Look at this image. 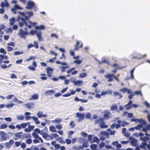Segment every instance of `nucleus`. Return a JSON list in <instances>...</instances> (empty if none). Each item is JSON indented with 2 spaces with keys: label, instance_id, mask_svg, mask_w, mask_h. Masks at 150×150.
I'll use <instances>...</instances> for the list:
<instances>
[{
  "label": "nucleus",
  "instance_id": "1",
  "mask_svg": "<svg viewBox=\"0 0 150 150\" xmlns=\"http://www.w3.org/2000/svg\"><path fill=\"white\" fill-rule=\"evenodd\" d=\"M26 13L28 15V16H25V18H23L21 17V21L19 22L18 24L19 26L21 27H22L24 25H25L26 27V28H25V30H27V28H28L29 29H30L32 26H34L36 25V23L35 22L32 23L29 20V18L33 16V12L27 11Z\"/></svg>",
  "mask_w": 150,
  "mask_h": 150
},
{
  "label": "nucleus",
  "instance_id": "2",
  "mask_svg": "<svg viewBox=\"0 0 150 150\" xmlns=\"http://www.w3.org/2000/svg\"><path fill=\"white\" fill-rule=\"evenodd\" d=\"M94 124L95 125L99 124L101 128H106L108 127L107 125H105L104 119L101 117L95 120L94 121Z\"/></svg>",
  "mask_w": 150,
  "mask_h": 150
},
{
  "label": "nucleus",
  "instance_id": "3",
  "mask_svg": "<svg viewBox=\"0 0 150 150\" xmlns=\"http://www.w3.org/2000/svg\"><path fill=\"white\" fill-rule=\"evenodd\" d=\"M18 35L20 36L21 38L26 39V36L28 35L29 33L27 31H24L22 29H20L18 33Z\"/></svg>",
  "mask_w": 150,
  "mask_h": 150
},
{
  "label": "nucleus",
  "instance_id": "4",
  "mask_svg": "<svg viewBox=\"0 0 150 150\" xmlns=\"http://www.w3.org/2000/svg\"><path fill=\"white\" fill-rule=\"evenodd\" d=\"M40 134L42 135V137L46 140H53V138L51 136V135H48L46 132H42L40 133Z\"/></svg>",
  "mask_w": 150,
  "mask_h": 150
},
{
  "label": "nucleus",
  "instance_id": "5",
  "mask_svg": "<svg viewBox=\"0 0 150 150\" xmlns=\"http://www.w3.org/2000/svg\"><path fill=\"white\" fill-rule=\"evenodd\" d=\"M114 74H108L105 75V77L106 78L108 79V82H111L113 81Z\"/></svg>",
  "mask_w": 150,
  "mask_h": 150
},
{
  "label": "nucleus",
  "instance_id": "6",
  "mask_svg": "<svg viewBox=\"0 0 150 150\" xmlns=\"http://www.w3.org/2000/svg\"><path fill=\"white\" fill-rule=\"evenodd\" d=\"M35 5L33 2L29 1L27 3V6L25 7V8L28 9H31Z\"/></svg>",
  "mask_w": 150,
  "mask_h": 150
},
{
  "label": "nucleus",
  "instance_id": "7",
  "mask_svg": "<svg viewBox=\"0 0 150 150\" xmlns=\"http://www.w3.org/2000/svg\"><path fill=\"white\" fill-rule=\"evenodd\" d=\"M47 70V76L49 77H50L52 76V73L53 69L50 67H48L46 68Z\"/></svg>",
  "mask_w": 150,
  "mask_h": 150
},
{
  "label": "nucleus",
  "instance_id": "8",
  "mask_svg": "<svg viewBox=\"0 0 150 150\" xmlns=\"http://www.w3.org/2000/svg\"><path fill=\"white\" fill-rule=\"evenodd\" d=\"M76 117L79 118V121H80L84 119L85 117V114L84 113L77 112L76 113Z\"/></svg>",
  "mask_w": 150,
  "mask_h": 150
},
{
  "label": "nucleus",
  "instance_id": "9",
  "mask_svg": "<svg viewBox=\"0 0 150 150\" xmlns=\"http://www.w3.org/2000/svg\"><path fill=\"white\" fill-rule=\"evenodd\" d=\"M32 135L34 138L35 139H38L42 143H43V141L42 139L41 138V137H39L37 133L33 132L32 134Z\"/></svg>",
  "mask_w": 150,
  "mask_h": 150
},
{
  "label": "nucleus",
  "instance_id": "10",
  "mask_svg": "<svg viewBox=\"0 0 150 150\" xmlns=\"http://www.w3.org/2000/svg\"><path fill=\"white\" fill-rule=\"evenodd\" d=\"M111 113L110 112L108 111L105 112L103 115V117L104 119H108L111 117Z\"/></svg>",
  "mask_w": 150,
  "mask_h": 150
},
{
  "label": "nucleus",
  "instance_id": "11",
  "mask_svg": "<svg viewBox=\"0 0 150 150\" xmlns=\"http://www.w3.org/2000/svg\"><path fill=\"white\" fill-rule=\"evenodd\" d=\"M137 121V122L138 123L142 122L143 123V125H146V122L144 120L141 119H132L131 120V122L136 121Z\"/></svg>",
  "mask_w": 150,
  "mask_h": 150
},
{
  "label": "nucleus",
  "instance_id": "12",
  "mask_svg": "<svg viewBox=\"0 0 150 150\" xmlns=\"http://www.w3.org/2000/svg\"><path fill=\"white\" fill-rule=\"evenodd\" d=\"M79 41H77L76 44L74 46V50H77L79 48H81L82 47L83 45V44L81 43L80 46H79Z\"/></svg>",
  "mask_w": 150,
  "mask_h": 150
},
{
  "label": "nucleus",
  "instance_id": "13",
  "mask_svg": "<svg viewBox=\"0 0 150 150\" xmlns=\"http://www.w3.org/2000/svg\"><path fill=\"white\" fill-rule=\"evenodd\" d=\"M132 101L131 100H130L128 103L125 105L126 110H129L132 108Z\"/></svg>",
  "mask_w": 150,
  "mask_h": 150
},
{
  "label": "nucleus",
  "instance_id": "14",
  "mask_svg": "<svg viewBox=\"0 0 150 150\" xmlns=\"http://www.w3.org/2000/svg\"><path fill=\"white\" fill-rule=\"evenodd\" d=\"M34 127L33 125H29L28 127V128H25V131L27 132H29L32 130Z\"/></svg>",
  "mask_w": 150,
  "mask_h": 150
},
{
  "label": "nucleus",
  "instance_id": "15",
  "mask_svg": "<svg viewBox=\"0 0 150 150\" xmlns=\"http://www.w3.org/2000/svg\"><path fill=\"white\" fill-rule=\"evenodd\" d=\"M54 92V91L53 90L46 91L45 93V94L46 96L51 95L53 94Z\"/></svg>",
  "mask_w": 150,
  "mask_h": 150
},
{
  "label": "nucleus",
  "instance_id": "16",
  "mask_svg": "<svg viewBox=\"0 0 150 150\" xmlns=\"http://www.w3.org/2000/svg\"><path fill=\"white\" fill-rule=\"evenodd\" d=\"M72 82L74 85H77L78 86H80L81 84L83 82L82 81L80 80H78L77 81H73Z\"/></svg>",
  "mask_w": 150,
  "mask_h": 150
},
{
  "label": "nucleus",
  "instance_id": "17",
  "mask_svg": "<svg viewBox=\"0 0 150 150\" xmlns=\"http://www.w3.org/2000/svg\"><path fill=\"white\" fill-rule=\"evenodd\" d=\"M113 95L115 97L117 98L118 99L122 98V97L120 93L116 92L113 93Z\"/></svg>",
  "mask_w": 150,
  "mask_h": 150
},
{
  "label": "nucleus",
  "instance_id": "18",
  "mask_svg": "<svg viewBox=\"0 0 150 150\" xmlns=\"http://www.w3.org/2000/svg\"><path fill=\"white\" fill-rule=\"evenodd\" d=\"M34 105V103H30L25 104L24 105L28 109H30L32 108Z\"/></svg>",
  "mask_w": 150,
  "mask_h": 150
},
{
  "label": "nucleus",
  "instance_id": "19",
  "mask_svg": "<svg viewBox=\"0 0 150 150\" xmlns=\"http://www.w3.org/2000/svg\"><path fill=\"white\" fill-rule=\"evenodd\" d=\"M38 98V95L37 94H35L32 95L31 97L29 99V100H36Z\"/></svg>",
  "mask_w": 150,
  "mask_h": 150
},
{
  "label": "nucleus",
  "instance_id": "20",
  "mask_svg": "<svg viewBox=\"0 0 150 150\" xmlns=\"http://www.w3.org/2000/svg\"><path fill=\"white\" fill-rule=\"evenodd\" d=\"M137 143V140L136 139L133 138L130 142V144L131 145L135 146Z\"/></svg>",
  "mask_w": 150,
  "mask_h": 150
},
{
  "label": "nucleus",
  "instance_id": "21",
  "mask_svg": "<svg viewBox=\"0 0 150 150\" xmlns=\"http://www.w3.org/2000/svg\"><path fill=\"white\" fill-rule=\"evenodd\" d=\"M146 145L147 142H143L142 143V144L140 145V147L144 149H146Z\"/></svg>",
  "mask_w": 150,
  "mask_h": 150
},
{
  "label": "nucleus",
  "instance_id": "22",
  "mask_svg": "<svg viewBox=\"0 0 150 150\" xmlns=\"http://www.w3.org/2000/svg\"><path fill=\"white\" fill-rule=\"evenodd\" d=\"M15 21V18L14 17H13L9 19V21L10 22V24L11 26H12L14 25V23Z\"/></svg>",
  "mask_w": 150,
  "mask_h": 150
},
{
  "label": "nucleus",
  "instance_id": "23",
  "mask_svg": "<svg viewBox=\"0 0 150 150\" xmlns=\"http://www.w3.org/2000/svg\"><path fill=\"white\" fill-rule=\"evenodd\" d=\"M90 147L92 150H98L97 149V145L96 144H91Z\"/></svg>",
  "mask_w": 150,
  "mask_h": 150
},
{
  "label": "nucleus",
  "instance_id": "24",
  "mask_svg": "<svg viewBox=\"0 0 150 150\" xmlns=\"http://www.w3.org/2000/svg\"><path fill=\"white\" fill-rule=\"evenodd\" d=\"M117 105L116 104H113L112 105V106H111L110 109L111 111H113L114 110L117 108Z\"/></svg>",
  "mask_w": 150,
  "mask_h": 150
},
{
  "label": "nucleus",
  "instance_id": "25",
  "mask_svg": "<svg viewBox=\"0 0 150 150\" xmlns=\"http://www.w3.org/2000/svg\"><path fill=\"white\" fill-rule=\"evenodd\" d=\"M23 133L22 132H17L15 134V136L16 137L21 138L22 137V134Z\"/></svg>",
  "mask_w": 150,
  "mask_h": 150
},
{
  "label": "nucleus",
  "instance_id": "26",
  "mask_svg": "<svg viewBox=\"0 0 150 150\" xmlns=\"http://www.w3.org/2000/svg\"><path fill=\"white\" fill-rule=\"evenodd\" d=\"M50 131L52 132H56V129L53 126H51L49 127Z\"/></svg>",
  "mask_w": 150,
  "mask_h": 150
},
{
  "label": "nucleus",
  "instance_id": "27",
  "mask_svg": "<svg viewBox=\"0 0 150 150\" xmlns=\"http://www.w3.org/2000/svg\"><path fill=\"white\" fill-rule=\"evenodd\" d=\"M36 35L38 37V40L39 41H40L42 40V38H41V34L40 32H39L38 33L37 32V33H36Z\"/></svg>",
  "mask_w": 150,
  "mask_h": 150
},
{
  "label": "nucleus",
  "instance_id": "28",
  "mask_svg": "<svg viewBox=\"0 0 150 150\" xmlns=\"http://www.w3.org/2000/svg\"><path fill=\"white\" fill-rule=\"evenodd\" d=\"M140 139L141 141H144V142H146V141H148L149 138L148 137H141Z\"/></svg>",
  "mask_w": 150,
  "mask_h": 150
},
{
  "label": "nucleus",
  "instance_id": "29",
  "mask_svg": "<svg viewBox=\"0 0 150 150\" xmlns=\"http://www.w3.org/2000/svg\"><path fill=\"white\" fill-rule=\"evenodd\" d=\"M17 119L19 120H23L24 119L25 116L23 115L16 116Z\"/></svg>",
  "mask_w": 150,
  "mask_h": 150
},
{
  "label": "nucleus",
  "instance_id": "30",
  "mask_svg": "<svg viewBox=\"0 0 150 150\" xmlns=\"http://www.w3.org/2000/svg\"><path fill=\"white\" fill-rule=\"evenodd\" d=\"M32 118H33V120L35 121V123L37 124H39L40 123V122L38 120V119L35 116L32 117Z\"/></svg>",
  "mask_w": 150,
  "mask_h": 150
},
{
  "label": "nucleus",
  "instance_id": "31",
  "mask_svg": "<svg viewBox=\"0 0 150 150\" xmlns=\"http://www.w3.org/2000/svg\"><path fill=\"white\" fill-rule=\"evenodd\" d=\"M35 28L36 30H39V29H41V30H43L45 28V27L43 25H40L39 26H36L35 27Z\"/></svg>",
  "mask_w": 150,
  "mask_h": 150
},
{
  "label": "nucleus",
  "instance_id": "32",
  "mask_svg": "<svg viewBox=\"0 0 150 150\" xmlns=\"http://www.w3.org/2000/svg\"><path fill=\"white\" fill-rule=\"evenodd\" d=\"M43 132V130L40 131L39 129L38 128H36L34 129L33 132L37 134H40V133L42 132Z\"/></svg>",
  "mask_w": 150,
  "mask_h": 150
},
{
  "label": "nucleus",
  "instance_id": "33",
  "mask_svg": "<svg viewBox=\"0 0 150 150\" xmlns=\"http://www.w3.org/2000/svg\"><path fill=\"white\" fill-rule=\"evenodd\" d=\"M143 127L142 125V124H139L136 126L134 127L135 129L136 130L139 129Z\"/></svg>",
  "mask_w": 150,
  "mask_h": 150
},
{
  "label": "nucleus",
  "instance_id": "34",
  "mask_svg": "<svg viewBox=\"0 0 150 150\" xmlns=\"http://www.w3.org/2000/svg\"><path fill=\"white\" fill-rule=\"evenodd\" d=\"M87 74L86 73H81L79 75V77L81 78H83L86 77Z\"/></svg>",
  "mask_w": 150,
  "mask_h": 150
},
{
  "label": "nucleus",
  "instance_id": "35",
  "mask_svg": "<svg viewBox=\"0 0 150 150\" xmlns=\"http://www.w3.org/2000/svg\"><path fill=\"white\" fill-rule=\"evenodd\" d=\"M51 136L52 137V138L53 139H54V138L57 139L59 137V135L56 133L52 134L51 135Z\"/></svg>",
  "mask_w": 150,
  "mask_h": 150
},
{
  "label": "nucleus",
  "instance_id": "36",
  "mask_svg": "<svg viewBox=\"0 0 150 150\" xmlns=\"http://www.w3.org/2000/svg\"><path fill=\"white\" fill-rule=\"evenodd\" d=\"M69 65H67L66 66H63L62 67H61V69H62V70H61V71L62 72H64L65 71V69H67L69 68Z\"/></svg>",
  "mask_w": 150,
  "mask_h": 150
},
{
  "label": "nucleus",
  "instance_id": "37",
  "mask_svg": "<svg viewBox=\"0 0 150 150\" xmlns=\"http://www.w3.org/2000/svg\"><path fill=\"white\" fill-rule=\"evenodd\" d=\"M134 93L137 95H140L141 96H142L143 95L141 91H137L134 92Z\"/></svg>",
  "mask_w": 150,
  "mask_h": 150
},
{
  "label": "nucleus",
  "instance_id": "38",
  "mask_svg": "<svg viewBox=\"0 0 150 150\" xmlns=\"http://www.w3.org/2000/svg\"><path fill=\"white\" fill-rule=\"evenodd\" d=\"M33 47L36 49H38V42L36 41H34V42Z\"/></svg>",
  "mask_w": 150,
  "mask_h": 150
},
{
  "label": "nucleus",
  "instance_id": "39",
  "mask_svg": "<svg viewBox=\"0 0 150 150\" xmlns=\"http://www.w3.org/2000/svg\"><path fill=\"white\" fill-rule=\"evenodd\" d=\"M31 137V136L30 134H24L23 135V138H28Z\"/></svg>",
  "mask_w": 150,
  "mask_h": 150
},
{
  "label": "nucleus",
  "instance_id": "40",
  "mask_svg": "<svg viewBox=\"0 0 150 150\" xmlns=\"http://www.w3.org/2000/svg\"><path fill=\"white\" fill-rule=\"evenodd\" d=\"M7 127V125L6 124H3L0 126V128L1 129H4Z\"/></svg>",
  "mask_w": 150,
  "mask_h": 150
},
{
  "label": "nucleus",
  "instance_id": "41",
  "mask_svg": "<svg viewBox=\"0 0 150 150\" xmlns=\"http://www.w3.org/2000/svg\"><path fill=\"white\" fill-rule=\"evenodd\" d=\"M36 33H37V31H36L31 30L29 33L32 35H34L35 34H36Z\"/></svg>",
  "mask_w": 150,
  "mask_h": 150
},
{
  "label": "nucleus",
  "instance_id": "42",
  "mask_svg": "<svg viewBox=\"0 0 150 150\" xmlns=\"http://www.w3.org/2000/svg\"><path fill=\"white\" fill-rule=\"evenodd\" d=\"M129 123H127V122L124 121H122V124L121 125V126L122 127H125V126L126 125H128Z\"/></svg>",
  "mask_w": 150,
  "mask_h": 150
},
{
  "label": "nucleus",
  "instance_id": "43",
  "mask_svg": "<svg viewBox=\"0 0 150 150\" xmlns=\"http://www.w3.org/2000/svg\"><path fill=\"white\" fill-rule=\"evenodd\" d=\"M82 62V61L81 60H74V63H76L77 64H80Z\"/></svg>",
  "mask_w": 150,
  "mask_h": 150
},
{
  "label": "nucleus",
  "instance_id": "44",
  "mask_svg": "<svg viewBox=\"0 0 150 150\" xmlns=\"http://www.w3.org/2000/svg\"><path fill=\"white\" fill-rule=\"evenodd\" d=\"M127 88H123L122 89H120L119 91L123 92V93H125L127 92Z\"/></svg>",
  "mask_w": 150,
  "mask_h": 150
},
{
  "label": "nucleus",
  "instance_id": "45",
  "mask_svg": "<svg viewBox=\"0 0 150 150\" xmlns=\"http://www.w3.org/2000/svg\"><path fill=\"white\" fill-rule=\"evenodd\" d=\"M23 52H20L18 51H15L14 52V54L15 55H20V54H22Z\"/></svg>",
  "mask_w": 150,
  "mask_h": 150
},
{
  "label": "nucleus",
  "instance_id": "46",
  "mask_svg": "<svg viewBox=\"0 0 150 150\" xmlns=\"http://www.w3.org/2000/svg\"><path fill=\"white\" fill-rule=\"evenodd\" d=\"M7 140L6 137L4 136H2L1 137V141H6Z\"/></svg>",
  "mask_w": 150,
  "mask_h": 150
},
{
  "label": "nucleus",
  "instance_id": "47",
  "mask_svg": "<svg viewBox=\"0 0 150 150\" xmlns=\"http://www.w3.org/2000/svg\"><path fill=\"white\" fill-rule=\"evenodd\" d=\"M103 63H107V64H109V62L108 61V60L106 59H104L102 61L100 62L99 63V64H102Z\"/></svg>",
  "mask_w": 150,
  "mask_h": 150
},
{
  "label": "nucleus",
  "instance_id": "48",
  "mask_svg": "<svg viewBox=\"0 0 150 150\" xmlns=\"http://www.w3.org/2000/svg\"><path fill=\"white\" fill-rule=\"evenodd\" d=\"M32 140L30 139H28L26 141V143L28 144H30L31 143Z\"/></svg>",
  "mask_w": 150,
  "mask_h": 150
},
{
  "label": "nucleus",
  "instance_id": "49",
  "mask_svg": "<svg viewBox=\"0 0 150 150\" xmlns=\"http://www.w3.org/2000/svg\"><path fill=\"white\" fill-rule=\"evenodd\" d=\"M105 146V144L104 142H101L99 145V146L100 148H102Z\"/></svg>",
  "mask_w": 150,
  "mask_h": 150
},
{
  "label": "nucleus",
  "instance_id": "50",
  "mask_svg": "<svg viewBox=\"0 0 150 150\" xmlns=\"http://www.w3.org/2000/svg\"><path fill=\"white\" fill-rule=\"evenodd\" d=\"M56 59V57H54L51 59H49V61L48 62L52 63V62H53Z\"/></svg>",
  "mask_w": 150,
  "mask_h": 150
},
{
  "label": "nucleus",
  "instance_id": "51",
  "mask_svg": "<svg viewBox=\"0 0 150 150\" xmlns=\"http://www.w3.org/2000/svg\"><path fill=\"white\" fill-rule=\"evenodd\" d=\"M14 105V104L13 103H11L6 105V106L7 108H11Z\"/></svg>",
  "mask_w": 150,
  "mask_h": 150
},
{
  "label": "nucleus",
  "instance_id": "52",
  "mask_svg": "<svg viewBox=\"0 0 150 150\" xmlns=\"http://www.w3.org/2000/svg\"><path fill=\"white\" fill-rule=\"evenodd\" d=\"M75 69L74 67L70 69L67 71V73L68 74L69 73L71 72L73 70Z\"/></svg>",
  "mask_w": 150,
  "mask_h": 150
},
{
  "label": "nucleus",
  "instance_id": "53",
  "mask_svg": "<svg viewBox=\"0 0 150 150\" xmlns=\"http://www.w3.org/2000/svg\"><path fill=\"white\" fill-rule=\"evenodd\" d=\"M108 131H111L110 132V134L111 135H114L115 134V133L116 132V131H111V129H109L108 130Z\"/></svg>",
  "mask_w": 150,
  "mask_h": 150
},
{
  "label": "nucleus",
  "instance_id": "54",
  "mask_svg": "<svg viewBox=\"0 0 150 150\" xmlns=\"http://www.w3.org/2000/svg\"><path fill=\"white\" fill-rule=\"evenodd\" d=\"M0 52L3 53L4 54H6V52L3 48H1L0 49Z\"/></svg>",
  "mask_w": 150,
  "mask_h": 150
},
{
  "label": "nucleus",
  "instance_id": "55",
  "mask_svg": "<svg viewBox=\"0 0 150 150\" xmlns=\"http://www.w3.org/2000/svg\"><path fill=\"white\" fill-rule=\"evenodd\" d=\"M65 142H66V144H69L71 143V140L68 139H66L65 140Z\"/></svg>",
  "mask_w": 150,
  "mask_h": 150
},
{
  "label": "nucleus",
  "instance_id": "56",
  "mask_svg": "<svg viewBox=\"0 0 150 150\" xmlns=\"http://www.w3.org/2000/svg\"><path fill=\"white\" fill-rule=\"evenodd\" d=\"M88 146L87 142L83 143L82 146H83V147L87 148Z\"/></svg>",
  "mask_w": 150,
  "mask_h": 150
},
{
  "label": "nucleus",
  "instance_id": "57",
  "mask_svg": "<svg viewBox=\"0 0 150 150\" xmlns=\"http://www.w3.org/2000/svg\"><path fill=\"white\" fill-rule=\"evenodd\" d=\"M28 68L29 69L33 71H34L35 70V69L34 68V67L31 66H29V67H28Z\"/></svg>",
  "mask_w": 150,
  "mask_h": 150
},
{
  "label": "nucleus",
  "instance_id": "58",
  "mask_svg": "<svg viewBox=\"0 0 150 150\" xmlns=\"http://www.w3.org/2000/svg\"><path fill=\"white\" fill-rule=\"evenodd\" d=\"M68 88V87H67L66 88H63V89H62L61 91V92L62 93H64V92H66L67 91V90Z\"/></svg>",
  "mask_w": 150,
  "mask_h": 150
},
{
  "label": "nucleus",
  "instance_id": "59",
  "mask_svg": "<svg viewBox=\"0 0 150 150\" xmlns=\"http://www.w3.org/2000/svg\"><path fill=\"white\" fill-rule=\"evenodd\" d=\"M14 143V140L13 139H11L9 141V142H8V144H11V145H12Z\"/></svg>",
  "mask_w": 150,
  "mask_h": 150
},
{
  "label": "nucleus",
  "instance_id": "60",
  "mask_svg": "<svg viewBox=\"0 0 150 150\" xmlns=\"http://www.w3.org/2000/svg\"><path fill=\"white\" fill-rule=\"evenodd\" d=\"M71 95V94L70 93H66L62 95V96L64 97H67L70 96Z\"/></svg>",
  "mask_w": 150,
  "mask_h": 150
},
{
  "label": "nucleus",
  "instance_id": "61",
  "mask_svg": "<svg viewBox=\"0 0 150 150\" xmlns=\"http://www.w3.org/2000/svg\"><path fill=\"white\" fill-rule=\"evenodd\" d=\"M91 117V114L90 113H88L86 115V117L87 119L90 118Z\"/></svg>",
  "mask_w": 150,
  "mask_h": 150
},
{
  "label": "nucleus",
  "instance_id": "62",
  "mask_svg": "<svg viewBox=\"0 0 150 150\" xmlns=\"http://www.w3.org/2000/svg\"><path fill=\"white\" fill-rule=\"evenodd\" d=\"M11 79H16L17 78V76L14 74H11Z\"/></svg>",
  "mask_w": 150,
  "mask_h": 150
},
{
  "label": "nucleus",
  "instance_id": "63",
  "mask_svg": "<svg viewBox=\"0 0 150 150\" xmlns=\"http://www.w3.org/2000/svg\"><path fill=\"white\" fill-rule=\"evenodd\" d=\"M21 144V143L20 142H15V145L16 147L19 146Z\"/></svg>",
  "mask_w": 150,
  "mask_h": 150
},
{
  "label": "nucleus",
  "instance_id": "64",
  "mask_svg": "<svg viewBox=\"0 0 150 150\" xmlns=\"http://www.w3.org/2000/svg\"><path fill=\"white\" fill-rule=\"evenodd\" d=\"M4 120L8 122H11V119L10 117H6Z\"/></svg>",
  "mask_w": 150,
  "mask_h": 150
}]
</instances>
